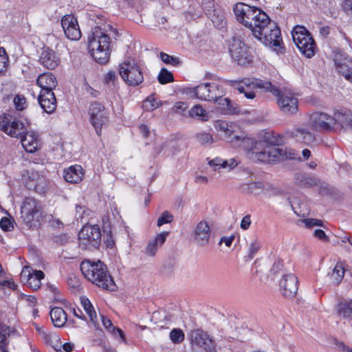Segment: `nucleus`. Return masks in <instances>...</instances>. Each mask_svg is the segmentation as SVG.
Instances as JSON below:
<instances>
[{"mask_svg":"<svg viewBox=\"0 0 352 352\" xmlns=\"http://www.w3.org/2000/svg\"><path fill=\"white\" fill-rule=\"evenodd\" d=\"M234 140L236 142H240V144H236L237 146L245 148L251 144V147L248 148L247 155L253 160L274 164L287 158H292L291 153H289L288 155L287 150L283 148L272 146H264V142H254L252 139L248 137L241 138L239 135H234L231 138L230 142H233Z\"/></svg>","mask_w":352,"mask_h":352,"instance_id":"nucleus-2","label":"nucleus"},{"mask_svg":"<svg viewBox=\"0 0 352 352\" xmlns=\"http://www.w3.org/2000/svg\"><path fill=\"white\" fill-rule=\"evenodd\" d=\"M173 221V216L168 211H164L158 219L157 226L158 227L168 223H170Z\"/></svg>","mask_w":352,"mask_h":352,"instance_id":"nucleus-54","label":"nucleus"},{"mask_svg":"<svg viewBox=\"0 0 352 352\" xmlns=\"http://www.w3.org/2000/svg\"><path fill=\"white\" fill-rule=\"evenodd\" d=\"M8 56L3 47H0V75L4 74L8 67Z\"/></svg>","mask_w":352,"mask_h":352,"instance_id":"nucleus-49","label":"nucleus"},{"mask_svg":"<svg viewBox=\"0 0 352 352\" xmlns=\"http://www.w3.org/2000/svg\"><path fill=\"white\" fill-rule=\"evenodd\" d=\"M79 247L83 250L97 249L101 243V232L98 225H85L78 233Z\"/></svg>","mask_w":352,"mask_h":352,"instance_id":"nucleus-8","label":"nucleus"},{"mask_svg":"<svg viewBox=\"0 0 352 352\" xmlns=\"http://www.w3.org/2000/svg\"><path fill=\"white\" fill-rule=\"evenodd\" d=\"M144 107L147 111H153L158 107V104L154 98L148 97L144 100Z\"/></svg>","mask_w":352,"mask_h":352,"instance_id":"nucleus-59","label":"nucleus"},{"mask_svg":"<svg viewBox=\"0 0 352 352\" xmlns=\"http://www.w3.org/2000/svg\"><path fill=\"white\" fill-rule=\"evenodd\" d=\"M314 235L316 238H318L322 241H327L329 240V238L326 235L325 232L322 230H320V229H316L314 232Z\"/></svg>","mask_w":352,"mask_h":352,"instance_id":"nucleus-62","label":"nucleus"},{"mask_svg":"<svg viewBox=\"0 0 352 352\" xmlns=\"http://www.w3.org/2000/svg\"><path fill=\"white\" fill-rule=\"evenodd\" d=\"M39 63L47 69H54L60 63L56 52L50 47H43L39 56Z\"/></svg>","mask_w":352,"mask_h":352,"instance_id":"nucleus-22","label":"nucleus"},{"mask_svg":"<svg viewBox=\"0 0 352 352\" xmlns=\"http://www.w3.org/2000/svg\"><path fill=\"white\" fill-rule=\"evenodd\" d=\"M189 116L192 118H197L203 121L208 119V115L200 104H196L189 111Z\"/></svg>","mask_w":352,"mask_h":352,"instance_id":"nucleus-45","label":"nucleus"},{"mask_svg":"<svg viewBox=\"0 0 352 352\" xmlns=\"http://www.w3.org/2000/svg\"><path fill=\"white\" fill-rule=\"evenodd\" d=\"M229 84L236 89L239 93L243 94L246 98L253 99L255 98V93L252 90V85H248L245 82H241V80H229Z\"/></svg>","mask_w":352,"mask_h":352,"instance_id":"nucleus-36","label":"nucleus"},{"mask_svg":"<svg viewBox=\"0 0 352 352\" xmlns=\"http://www.w3.org/2000/svg\"><path fill=\"white\" fill-rule=\"evenodd\" d=\"M103 326L115 337L119 336L123 342H125V336L122 329L113 326L111 321L104 316H101Z\"/></svg>","mask_w":352,"mask_h":352,"instance_id":"nucleus-41","label":"nucleus"},{"mask_svg":"<svg viewBox=\"0 0 352 352\" xmlns=\"http://www.w3.org/2000/svg\"><path fill=\"white\" fill-rule=\"evenodd\" d=\"M15 331V329L10 326L6 324L0 325V352H9L8 347L9 344L8 338Z\"/></svg>","mask_w":352,"mask_h":352,"instance_id":"nucleus-34","label":"nucleus"},{"mask_svg":"<svg viewBox=\"0 0 352 352\" xmlns=\"http://www.w3.org/2000/svg\"><path fill=\"white\" fill-rule=\"evenodd\" d=\"M249 23L253 36L266 46L274 47L277 52H282L281 32L276 22L272 21L268 15L255 6H252V12L248 13Z\"/></svg>","mask_w":352,"mask_h":352,"instance_id":"nucleus-1","label":"nucleus"},{"mask_svg":"<svg viewBox=\"0 0 352 352\" xmlns=\"http://www.w3.org/2000/svg\"><path fill=\"white\" fill-rule=\"evenodd\" d=\"M21 142L26 152L33 153L39 148L38 137L34 133H28L21 136Z\"/></svg>","mask_w":352,"mask_h":352,"instance_id":"nucleus-31","label":"nucleus"},{"mask_svg":"<svg viewBox=\"0 0 352 352\" xmlns=\"http://www.w3.org/2000/svg\"><path fill=\"white\" fill-rule=\"evenodd\" d=\"M45 276L44 273L41 270H34L30 272L27 267L22 270L21 279L22 282L25 283L30 287L34 290L38 289L41 286V280Z\"/></svg>","mask_w":352,"mask_h":352,"instance_id":"nucleus-23","label":"nucleus"},{"mask_svg":"<svg viewBox=\"0 0 352 352\" xmlns=\"http://www.w3.org/2000/svg\"><path fill=\"white\" fill-rule=\"evenodd\" d=\"M241 82L248 85H252L253 89H259L265 92L271 93L274 96L280 94V89L273 85L269 80L256 78H245Z\"/></svg>","mask_w":352,"mask_h":352,"instance_id":"nucleus-21","label":"nucleus"},{"mask_svg":"<svg viewBox=\"0 0 352 352\" xmlns=\"http://www.w3.org/2000/svg\"><path fill=\"white\" fill-rule=\"evenodd\" d=\"M298 278L294 274L284 275L279 283L283 295L288 298L294 297L298 288Z\"/></svg>","mask_w":352,"mask_h":352,"instance_id":"nucleus-18","label":"nucleus"},{"mask_svg":"<svg viewBox=\"0 0 352 352\" xmlns=\"http://www.w3.org/2000/svg\"><path fill=\"white\" fill-rule=\"evenodd\" d=\"M264 142V146H276L281 144L283 142V138L280 135L274 133L267 132L265 133L264 136V140L262 141Z\"/></svg>","mask_w":352,"mask_h":352,"instance_id":"nucleus-44","label":"nucleus"},{"mask_svg":"<svg viewBox=\"0 0 352 352\" xmlns=\"http://www.w3.org/2000/svg\"><path fill=\"white\" fill-rule=\"evenodd\" d=\"M61 25L65 36L70 40L77 41L81 37L78 21L74 15L66 14L62 17Z\"/></svg>","mask_w":352,"mask_h":352,"instance_id":"nucleus-17","label":"nucleus"},{"mask_svg":"<svg viewBox=\"0 0 352 352\" xmlns=\"http://www.w3.org/2000/svg\"><path fill=\"white\" fill-rule=\"evenodd\" d=\"M293 41L300 52L307 58L316 54V45L310 32L303 26L296 25L292 32Z\"/></svg>","mask_w":352,"mask_h":352,"instance_id":"nucleus-6","label":"nucleus"},{"mask_svg":"<svg viewBox=\"0 0 352 352\" xmlns=\"http://www.w3.org/2000/svg\"><path fill=\"white\" fill-rule=\"evenodd\" d=\"M36 83L41 89V92H53V89L58 85L56 77L50 72L39 75L37 78Z\"/></svg>","mask_w":352,"mask_h":352,"instance_id":"nucleus-26","label":"nucleus"},{"mask_svg":"<svg viewBox=\"0 0 352 352\" xmlns=\"http://www.w3.org/2000/svg\"><path fill=\"white\" fill-rule=\"evenodd\" d=\"M283 263L281 261L278 260L274 262L272 267L271 268L270 272L273 274H276L279 271L283 269Z\"/></svg>","mask_w":352,"mask_h":352,"instance_id":"nucleus-61","label":"nucleus"},{"mask_svg":"<svg viewBox=\"0 0 352 352\" xmlns=\"http://www.w3.org/2000/svg\"><path fill=\"white\" fill-rule=\"evenodd\" d=\"M116 80H117V75L114 71H109L104 76L106 83L113 82Z\"/></svg>","mask_w":352,"mask_h":352,"instance_id":"nucleus-64","label":"nucleus"},{"mask_svg":"<svg viewBox=\"0 0 352 352\" xmlns=\"http://www.w3.org/2000/svg\"><path fill=\"white\" fill-rule=\"evenodd\" d=\"M211 236V229L206 221H201L195 227L193 232V237L195 243L203 247L209 243Z\"/></svg>","mask_w":352,"mask_h":352,"instance_id":"nucleus-19","label":"nucleus"},{"mask_svg":"<svg viewBox=\"0 0 352 352\" xmlns=\"http://www.w3.org/2000/svg\"><path fill=\"white\" fill-rule=\"evenodd\" d=\"M196 139L202 146H208L213 142L211 134L206 132H199L196 134Z\"/></svg>","mask_w":352,"mask_h":352,"instance_id":"nucleus-48","label":"nucleus"},{"mask_svg":"<svg viewBox=\"0 0 352 352\" xmlns=\"http://www.w3.org/2000/svg\"><path fill=\"white\" fill-rule=\"evenodd\" d=\"M336 349L340 352H352V348L346 346L344 342H340L338 340H334L333 342Z\"/></svg>","mask_w":352,"mask_h":352,"instance_id":"nucleus-60","label":"nucleus"},{"mask_svg":"<svg viewBox=\"0 0 352 352\" xmlns=\"http://www.w3.org/2000/svg\"><path fill=\"white\" fill-rule=\"evenodd\" d=\"M190 341L194 349L199 352H215V342L206 333L199 329L192 331Z\"/></svg>","mask_w":352,"mask_h":352,"instance_id":"nucleus-13","label":"nucleus"},{"mask_svg":"<svg viewBox=\"0 0 352 352\" xmlns=\"http://www.w3.org/2000/svg\"><path fill=\"white\" fill-rule=\"evenodd\" d=\"M38 102L41 107L47 113H53L57 107L56 99L54 92H40Z\"/></svg>","mask_w":352,"mask_h":352,"instance_id":"nucleus-25","label":"nucleus"},{"mask_svg":"<svg viewBox=\"0 0 352 352\" xmlns=\"http://www.w3.org/2000/svg\"><path fill=\"white\" fill-rule=\"evenodd\" d=\"M229 52L233 60L240 66H247L252 62V56L247 45L239 38H232Z\"/></svg>","mask_w":352,"mask_h":352,"instance_id":"nucleus-11","label":"nucleus"},{"mask_svg":"<svg viewBox=\"0 0 352 352\" xmlns=\"http://www.w3.org/2000/svg\"><path fill=\"white\" fill-rule=\"evenodd\" d=\"M119 74L129 86L136 87L144 80V76L140 65L134 59H129L120 65Z\"/></svg>","mask_w":352,"mask_h":352,"instance_id":"nucleus-7","label":"nucleus"},{"mask_svg":"<svg viewBox=\"0 0 352 352\" xmlns=\"http://www.w3.org/2000/svg\"><path fill=\"white\" fill-rule=\"evenodd\" d=\"M30 124L27 119L24 122L18 118L12 119L10 114L0 116V129L10 137L18 138L23 136Z\"/></svg>","mask_w":352,"mask_h":352,"instance_id":"nucleus-9","label":"nucleus"},{"mask_svg":"<svg viewBox=\"0 0 352 352\" xmlns=\"http://www.w3.org/2000/svg\"><path fill=\"white\" fill-rule=\"evenodd\" d=\"M13 221V219L3 217L0 221V228L5 232L12 231L14 229Z\"/></svg>","mask_w":352,"mask_h":352,"instance_id":"nucleus-53","label":"nucleus"},{"mask_svg":"<svg viewBox=\"0 0 352 352\" xmlns=\"http://www.w3.org/2000/svg\"><path fill=\"white\" fill-rule=\"evenodd\" d=\"M333 124L336 123L340 124H348L352 126V113L351 110L346 108H338L333 110Z\"/></svg>","mask_w":352,"mask_h":352,"instance_id":"nucleus-32","label":"nucleus"},{"mask_svg":"<svg viewBox=\"0 0 352 352\" xmlns=\"http://www.w3.org/2000/svg\"><path fill=\"white\" fill-rule=\"evenodd\" d=\"M216 127L219 128V130L224 131L226 135L228 137H230L233 133L232 126L229 125L228 123L226 121H218L216 124Z\"/></svg>","mask_w":352,"mask_h":352,"instance_id":"nucleus-55","label":"nucleus"},{"mask_svg":"<svg viewBox=\"0 0 352 352\" xmlns=\"http://www.w3.org/2000/svg\"><path fill=\"white\" fill-rule=\"evenodd\" d=\"M208 164L210 167L213 168L214 170H219L222 168H226L227 166L233 168L236 166V163L234 160H231L230 164H228L227 160H223L219 157H216L215 159L209 160Z\"/></svg>","mask_w":352,"mask_h":352,"instance_id":"nucleus-43","label":"nucleus"},{"mask_svg":"<svg viewBox=\"0 0 352 352\" xmlns=\"http://www.w3.org/2000/svg\"><path fill=\"white\" fill-rule=\"evenodd\" d=\"M170 338L175 344L181 343L184 339V333L180 329H173L170 333Z\"/></svg>","mask_w":352,"mask_h":352,"instance_id":"nucleus-51","label":"nucleus"},{"mask_svg":"<svg viewBox=\"0 0 352 352\" xmlns=\"http://www.w3.org/2000/svg\"><path fill=\"white\" fill-rule=\"evenodd\" d=\"M90 122L100 135L102 126L108 121V111L103 104L98 102L91 103L89 108Z\"/></svg>","mask_w":352,"mask_h":352,"instance_id":"nucleus-12","label":"nucleus"},{"mask_svg":"<svg viewBox=\"0 0 352 352\" xmlns=\"http://www.w3.org/2000/svg\"><path fill=\"white\" fill-rule=\"evenodd\" d=\"M160 58L166 64H170L173 66H179L181 64V60L178 57L168 55L164 52L160 53Z\"/></svg>","mask_w":352,"mask_h":352,"instance_id":"nucleus-50","label":"nucleus"},{"mask_svg":"<svg viewBox=\"0 0 352 352\" xmlns=\"http://www.w3.org/2000/svg\"><path fill=\"white\" fill-rule=\"evenodd\" d=\"M335 65L339 74L352 83V58L345 57L342 60L336 59Z\"/></svg>","mask_w":352,"mask_h":352,"instance_id":"nucleus-28","label":"nucleus"},{"mask_svg":"<svg viewBox=\"0 0 352 352\" xmlns=\"http://www.w3.org/2000/svg\"><path fill=\"white\" fill-rule=\"evenodd\" d=\"M169 232H162L157 234L155 238L148 242L145 248V254L149 256H154L159 248L165 243Z\"/></svg>","mask_w":352,"mask_h":352,"instance_id":"nucleus-27","label":"nucleus"},{"mask_svg":"<svg viewBox=\"0 0 352 352\" xmlns=\"http://www.w3.org/2000/svg\"><path fill=\"white\" fill-rule=\"evenodd\" d=\"M80 302L82 304V306L83 307L85 311H86L87 314L89 316L90 318V321L94 324V327L97 329V322H96V313L94 309V307L92 306L91 302L89 300L85 297H82L80 298Z\"/></svg>","mask_w":352,"mask_h":352,"instance_id":"nucleus-40","label":"nucleus"},{"mask_svg":"<svg viewBox=\"0 0 352 352\" xmlns=\"http://www.w3.org/2000/svg\"><path fill=\"white\" fill-rule=\"evenodd\" d=\"M50 317L55 327H62L67 322V314L60 307H54L50 311Z\"/></svg>","mask_w":352,"mask_h":352,"instance_id":"nucleus-35","label":"nucleus"},{"mask_svg":"<svg viewBox=\"0 0 352 352\" xmlns=\"http://www.w3.org/2000/svg\"><path fill=\"white\" fill-rule=\"evenodd\" d=\"M202 9L207 16L211 14L212 12H215L216 10H218L214 0H203Z\"/></svg>","mask_w":352,"mask_h":352,"instance_id":"nucleus-52","label":"nucleus"},{"mask_svg":"<svg viewBox=\"0 0 352 352\" xmlns=\"http://www.w3.org/2000/svg\"><path fill=\"white\" fill-rule=\"evenodd\" d=\"M80 270L88 280L98 287L111 292L116 290L117 286L107 265L100 260L97 262L83 261L80 264Z\"/></svg>","mask_w":352,"mask_h":352,"instance_id":"nucleus-4","label":"nucleus"},{"mask_svg":"<svg viewBox=\"0 0 352 352\" xmlns=\"http://www.w3.org/2000/svg\"><path fill=\"white\" fill-rule=\"evenodd\" d=\"M39 211L37 201L33 197H26L22 202L21 218L28 228H31L34 223V216Z\"/></svg>","mask_w":352,"mask_h":352,"instance_id":"nucleus-16","label":"nucleus"},{"mask_svg":"<svg viewBox=\"0 0 352 352\" xmlns=\"http://www.w3.org/2000/svg\"><path fill=\"white\" fill-rule=\"evenodd\" d=\"M337 311L339 316L352 319V300L340 302L337 306Z\"/></svg>","mask_w":352,"mask_h":352,"instance_id":"nucleus-39","label":"nucleus"},{"mask_svg":"<svg viewBox=\"0 0 352 352\" xmlns=\"http://www.w3.org/2000/svg\"><path fill=\"white\" fill-rule=\"evenodd\" d=\"M233 12L238 22L245 27H251V23H249L250 15L248 14L252 12V6L239 2L234 6Z\"/></svg>","mask_w":352,"mask_h":352,"instance_id":"nucleus-24","label":"nucleus"},{"mask_svg":"<svg viewBox=\"0 0 352 352\" xmlns=\"http://www.w3.org/2000/svg\"><path fill=\"white\" fill-rule=\"evenodd\" d=\"M223 94L217 97L213 101L217 104L218 109L221 113L226 115H233L237 113L239 110L234 104L228 98L223 97Z\"/></svg>","mask_w":352,"mask_h":352,"instance_id":"nucleus-30","label":"nucleus"},{"mask_svg":"<svg viewBox=\"0 0 352 352\" xmlns=\"http://www.w3.org/2000/svg\"><path fill=\"white\" fill-rule=\"evenodd\" d=\"M157 80L161 85H165L174 81L173 74L166 68H162L157 76Z\"/></svg>","mask_w":352,"mask_h":352,"instance_id":"nucleus-47","label":"nucleus"},{"mask_svg":"<svg viewBox=\"0 0 352 352\" xmlns=\"http://www.w3.org/2000/svg\"><path fill=\"white\" fill-rule=\"evenodd\" d=\"M25 187L38 194H45L49 188V182L41 173L34 169L25 171L22 177Z\"/></svg>","mask_w":352,"mask_h":352,"instance_id":"nucleus-10","label":"nucleus"},{"mask_svg":"<svg viewBox=\"0 0 352 352\" xmlns=\"http://www.w3.org/2000/svg\"><path fill=\"white\" fill-rule=\"evenodd\" d=\"M88 49L97 63L106 64L111 54V38L100 27H94L88 36Z\"/></svg>","mask_w":352,"mask_h":352,"instance_id":"nucleus-5","label":"nucleus"},{"mask_svg":"<svg viewBox=\"0 0 352 352\" xmlns=\"http://www.w3.org/2000/svg\"><path fill=\"white\" fill-rule=\"evenodd\" d=\"M14 103L18 111H22L25 108V98L23 96L16 95L14 98Z\"/></svg>","mask_w":352,"mask_h":352,"instance_id":"nucleus-57","label":"nucleus"},{"mask_svg":"<svg viewBox=\"0 0 352 352\" xmlns=\"http://www.w3.org/2000/svg\"><path fill=\"white\" fill-rule=\"evenodd\" d=\"M250 224H251L250 215L247 214L242 219L240 226L243 230H247L249 228Z\"/></svg>","mask_w":352,"mask_h":352,"instance_id":"nucleus-63","label":"nucleus"},{"mask_svg":"<svg viewBox=\"0 0 352 352\" xmlns=\"http://www.w3.org/2000/svg\"><path fill=\"white\" fill-rule=\"evenodd\" d=\"M234 140L236 142H240V144H236L237 146L245 148L251 144V147L248 148L247 155L253 160L274 164L287 158H292L291 153H289L288 155L287 150L283 148L272 146H264V142H254L252 139L248 137L241 138L239 135H234L231 138L230 142H233Z\"/></svg>","mask_w":352,"mask_h":352,"instance_id":"nucleus-3","label":"nucleus"},{"mask_svg":"<svg viewBox=\"0 0 352 352\" xmlns=\"http://www.w3.org/2000/svg\"><path fill=\"white\" fill-rule=\"evenodd\" d=\"M280 111L285 114H294L298 111V101L294 94L286 90L280 89V94L274 96Z\"/></svg>","mask_w":352,"mask_h":352,"instance_id":"nucleus-14","label":"nucleus"},{"mask_svg":"<svg viewBox=\"0 0 352 352\" xmlns=\"http://www.w3.org/2000/svg\"><path fill=\"white\" fill-rule=\"evenodd\" d=\"M243 190L250 194H258L263 188L264 184L262 182H251L245 185Z\"/></svg>","mask_w":352,"mask_h":352,"instance_id":"nucleus-46","label":"nucleus"},{"mask_svg":"<svg viewBox=\"0 0 352 352\" xmlns=\"http://www.w3.org/2000/svg\"><path fill=\"white\" fill-rule=\"evenodd\" d=\"M293 135L298 142L305 144H310L316 140L315 136L306 129H297Z\"/></svg>","mask_w":352,"mask_h":352,"instance_id":"nucleus-38","label":"nucleus"},{"mask_svg":"<svg viewBox=\"0 0 352 352\" xmlns=\"http://www.w3.org/2000/svg\"><path fill=\"white\" fill-rule=\"evenodd\" d=\"M311 123L316 130L330 131L333 125L332 116L322 112H314L310 117Z\"/></svg>","mask_w":352,"mask_h":352,"instance_id":"nucleus-20","label":"nucleus"},{"mask_svg":"<svg viewBox=\"0 0 352 352\" xmlns=\"http://www.w3.org/2000/svg\"><path fill=\"white\" fill-rule=\"evenodd\" d=\"M260 248H261V244L258 241H254V242L250 243L249 250H248V258L250 259L253 258V257L258 252V251L260 250Z\"/></svg>","mask_w":352,"mask_h":352,"instance_id":"nucleus-58","label":"nucleus"},{"mask_svg":"<svg viewBox=\"0 0 352 352\" xmlns=\"http://www.w3.org/2000/svg\"><path fill=\"white\" fill-rule=\"evenodd\" d=\"M196 91L197 98L205 101H213L223 94L222 86L213 82L199 84Z\"/></svg>","mask_w":352,"mask_h":352,"instance_id":"nucleus-15","label":"nucleus"},{"mask_svg":"<svg viewBox=\"0 0 352 352\" xmlns=\"http://www.w3.org/2000/svg\"><path fill=\"white\" fill-rule=\"evenodd\" d=\"M302 222L305 223V227L307 228H312L314 226L324 227L323 221L320 219H313V218L304 219L302 220Z\"/></svg>","mask_w":352,"mask_h":352,"instance_id":"nucleus-56","label":"nucleus"},{"mask_svg":"<svg viewBox=\"0 0 352 352\" xmlns=\"http://www.w3.org/2000/svg\"><path fill=\"white\" fill-rule=\"evenodd\" d=\"M208 17L210 19L213 25L218 29L223 28L226 24L224 13L220 9L216 10Z\"/></svg>","mask_w":352,"mask_h":352,"instance_id":"nucleus-42","label":"nucleus"},{"mask_svg":"<svg viewBox=\"0 0 352 352\" xmlns=\"http://www.w3.org/2000/svg\"><path fill=\"white\" fill-rule=\"evenodd\" d=\"M318 182V179L305 173L295 175V182L300 187L311 188L317 186Z\"/></svg>","mask_w":352,"mask_h":352,"instance_id":"nucleus-33","label":"nucleus"},{"mask_svg":"<svg viewBox=\"0 0 352 352\" xmlns=\"http://www.w3.org/2000/svg\"><path fill=\"white\" fill-rule=\"evenodd\" d=\"M84 177L82 168L80 165H75L63 170V177L67 182L78 184Z\"/></svg>","mask_w":352,"mask_h":352,"instance_id":"nucleus-29","label":"nucleus"},{"mask_svg":"<svg viewBox=\"0 0 352 352\" xmlns=\"http://www.w3.org/2000/svg\"><path fill=\"white\" fill-rule=\"evenodd\" d=\"M344 268L342 263H338L331 273L328 274L331 283L338 285L342 280L344 276Z\"/></svg>","mask_w":352,"mask_h":352,"instance_id":"nucleus-37","label":"nucleus"}]
</instances>
